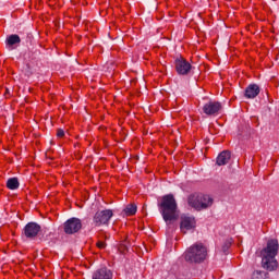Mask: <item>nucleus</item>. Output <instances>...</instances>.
<instances>
[{"label":"nucleus","mask_w":279,"mask_h":279,"mask_svg":"<svg viewBox=\"0 0 279 279\" xmlns=\"http://www.w3.org/2000/svg\"><path fill=\"white\" fill-rule=\"evenodd\" d=\"M158 208L167 226H171V223L180 219V209L173 194L163 195L158 204Z\"/></svg>","instance_id":"f257e3e1"},{"label":"nucleus","mask_w":279,"mask_h":279,"mask_svg":"<svg viewBox=\"0 0 279 279\" xmlns=\"http://www.w3.org/2000/svg\"><path fill=\"white\" fill-rule=\"evenodd\" d=\"M208 256V248L205 245H193L185 250L183 258L189 265H201Z\"/></svg>","instance_id":"f03ea898"},{"label":"nucleus","mask_w":279,"mask_h":279,"mask_svg":"<svg viewBox=\"0 0 279 279\" xmlns=\"http://www.w3.org/2000/svg\"><path fill=\"white\" fill-rule=\"evenodd\" d=\"M278 250V245H267L264 250L260 251L262 267L267 269V271H274L278 268V260H276Z\"/></svg>","instance_id":"7ed1b4c3"},{"label":"nucleus","mask_w":279,"mask_h":279,"mask_svg":"<svg viewBox=\"0 0 279 279\" xmlns=\"http://www.w3.org/2000/svg\"><path fill=\"white\" fill-rule=\"evenodd\" d=\"M213 197L210 195L201 194V193H193L187 197V204L194 210H206L210 208L214 204Z\"/></svg>","instance_id":"20e7f679"},{"label":"nucleus","mask_w":279,"mask_h":279,"mask_svg":"<svg viewBox=\"0 0 279 279\" xmlns=\"http://www.w3.org/2000/svg\"><path fill=\"white\" fill-rule=\"evenodd\" d=\"M174 68L178 75H191L193 71V64L182 56L174 59Z\"/></svg>","instance_id":"39448f33"},{"label":"nucleus","mask_w":279,"mask_h":279,"mask_svg":"<svg viewBox=\"0 0 279 279\" xmlns=\"http://www.w3.org/2000/svg\"><path fill=\"white\" fill-rule=\"evenodd\" d=\"M112 217H114V213L112 211V209L98 210L94 215L93 221L97 227L108 226Z\"/></svg>","instance_id":"423d86ee"},{"label":"nucleus","mask_w":279,"mask_h":279,"mask_svg":"<svg viewBox=\"0 0 279 279\" xmlns=\"http://www.w3.org/2000/svg\"><path fill=\"white\" fill-rule=\"evenodd\" d=\"M197 221L195 218L189 214H182L180 216V230L183 234H186L189 230H195Z\"/></svg>","instance_id":"0eeeda50"},{"label":"nucleus","mask_w":279,"mask_h":279,"mask_svg":"<svg viewBox=\"0 0 279 279\" xmlns=\"http://www.w3.org/2000/svg\"><path fill=\"white\" fill-rule=\"evenodd\" d=\"M41 230H43V227H40V225H38V222H28L23 228L22 234L26 239L34 241V239H36V236H38L40 234Z\"/></svg>","instance_id":"6e6552de"},{"label":"nucleus","mask_w":279,"mask_h":279,"mask_svg":"<svg viewBox=\"0 0 279 279\" xmlns=\"http://www.w3.org/2000/svg\"><path fill=\"white\" fill-rule=\"evenodd\" d=\"M65 234H75L82 230V220L80 218H70L63 225Z\"/></svg>","instance_id":"1a4fd4ad"},{"label":"nucleus","mask_w":279,"mask_h":279,"mask_svg":"<svg viewBox=\"0 0 279 279\" xmlns=\"http://www.w3.org/2000/svg\"><path fill=\"white\" fill-rule=\"evenodd\" d=\"M221 102L209 100L203 106V112L204 114H207V117H217L221 112Z\"/></svg>","instance_id":"9d476101"},{"label":"nucleus","mask_w":279,"mask_h":279,"mask_svg":"<svg viewBox=\"0 0 279 279\" xmlns=\"http://www.w3.org/2000/svg\"><path fill=\"white\" fill-rule=\"evenodd\" d=\"M92 279H112V270L107 267L99 268L93 272Z\"/></svg>","instance_id":"9b49d317"},{"label":"nucleus","mask_w":279,"mask_h":279,"mask_svg":"<svg viewBox=\"0 0 279 279\" xmlns=\"http://www.w3.org/2000/svg\"><path fill=\"white\" fill-rule=\"evenodd\" d=\"M258 95H260V87L257 84L248 85L244 92L246 99H256Z\"/></svg>","instance_id":"f8f14e48"},{"label":"nucleus","mask_w":279,"mask_h":279,"mask_svg":"<svg viewBox=\"0 0 279 279\" xmlns=\"http://www.w3.org/2000/svg\"><path fill=\"white\" fill-rule=\"evenodd\" d=\"M7 49H16L21 45V37L16 34H12L5 39Z\"/></svg>","instance_id":"ddd939ff"},{"label":"nucleus","mask_w":279,"mask_h":279,"mask_svg":"<svg viewBox=\"0 0 279 279\" xmlns=\"http://www.w3.org/2000/svg\"><path fill=\"white\" fill-rule=\"evenodd\" d=\"M230 158H232V154L229 150H223L218 155L216 165H218V167H223L230 162Z\"/></svg>","instance_id":"4468645a"},{"label":"nucleus","mask_w":279,"mask_h":279,"mask_svg":"<svg viewBox=\"0 0 279 279\" xmlns=\"http://www.w3.org/2000/svg\"><path fill=\"white\" fill-rule=\"evenodd\" d=\"M137 207L134 204H129L126 207L123 209L122 215L125 217H134L136 215Z\"/></svg>","instance_id":"2eb2a0df"},{"label":"nucleus","mask_w":279,"mask_h":279,"mask_svg":"<svg viewBox=\"0 0 279 279\" xmlns=\"http://www.w3.org/2000/svg\"><path fill=\"white\" fill-rule=\"evenodd\" d=\"M21 186V183L19 182V178H10L7 181V189L10 191H16Z\"/></svg>","instance_id":"dca6fc26"},{"label":"nucleus","mask_w":279,"mask_h":279,"mask_svg":"<svg viewBox=\"0 0 279 279\" xmlns=\"http://www.w3.org/2000/svg\"><path fill=\"white\" fill-rule=\"evenodd\" d=\"M252 279H269V274L263 270H256L252 275Z\"/></svg>","instance_id":"f3484780"},{"label":"nucleus","mask_w":279,"mask_h":279,"mask_svg":"<svg viewBox=\"0 0 279 279\" xmlns=\"http://www.w3.org/2000/svg\"><path fill=\"white\" fill-rule=\"evenodd\" d=\"M132 252H136L138 254V252H142V254H145V252H149V248L147 247V245H143V246H135V250L132 248Z\"/></svg>","instance_id":"a211bd4d"},{"label":"nucleus","mask_w":279,"mask_h":279,"mask_svg":"<svg viewBox=\"0 0 279 279\" xmlns=\"http://www.w3.org/2000/svg\"><path fill=\"white\" fill-rule=\"evenodd\" d=\"M116 252H120V254H125V252H130V247L125 245L116 246Z\"/></svg>","instance_id":"6ab92c4d"},{"label":"nucleus","mask_w":279,"mask_h":279,"mask_svg":"<svg viewBox=\"0 0 279 279\" xmlns=\"http://www.w3.org/2000/svg\"><path fill=\"white\" fill-rule=\"evenodd\" d=\"M266 245H278V239L276 238L268 239Z\"/></svg>","instance_id":"aec40b11"},{"label":"nucleus","mask_w":279,"mask_h":279,"mask_svg":"<svg viewBox=\"0 0 279 279\" xmlns=\"http://www.w3.org/2000/svg\"><path fill=\"white\" fill-rule=\"evenodd\" d=\"M57 136H58V138H64V130L58 129L57 130Z\"/></svg>","instance_id":"412c9836"},{"label":"nucleus","mask_w":279,"mask_h":279,"mask_svg":"<svg viewBox=\"0 0 279 279\" xmlns=\"http://www.w3.org/2000/svg\"><path fill=\"white\" fill-rule=\"evenodd\" d=\"M221 252H223V254H228V252H230V245H222Z\"/></svg>","instance_id":"4be33fe9"},{"label":"nucleus","mask_w":279,"mask_h":279,"mask_svg":"<svg viewBox=\"0 0 279 279\" xmlns=\"http://www.w3.org/2000/svg\"><path fill=\"white\" fill-rule=\"evenodd\" d=\"M227 245H232V239H229V242L227 243Z\"/></svg>","instance_id":"5701e85b"},{"label":"nucleus","mask_w":279,"mask_h":279,"mask_svg":"<svg viewBox=\"0 0 279 279\" xmlns=\"http://www.w3.org/2000/svg\"><path fill=\"white\" fill-rule=\"evenodd\" d=\"M96 245H104V243H101V242H97V243H96Z\"/></svg>","instance_id":"b1692460"},{"label":"nucleus","mask_w":279,"mask_h":279,"mask_svg":"<svg viewBox=\"0 0 279 279\" xmlns=\"http://www.w3.org/2000/svg\"><path fill=\"white\" fill-rule=\"evenodd\" d=\"M98 247H100V250H104V247H106V246H104V245H99Z\"/></svg>","instance_id":"393cba45"}]
</instances>
